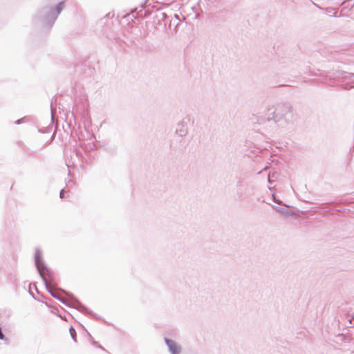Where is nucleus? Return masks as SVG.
I'll return each mask as SVG.
<instances>
[{
  "instance_id": "obj_1",
  "label": "nucleus",
  "mask_w": 354,
  "mask_h": 354,
  "mask_svg": "<svg viewBox=\"0 0 354 354\" xmlns=\"http://www.w3.org/2000/svg\"><path fill=\"white\" fill-rule=\"evenodd\" d=\"M165 342H166V344H167V346H169L170 351L174 354H176L178 353V351H179L178 347L174 341L168 339H165Z\"/></svg>"
},
{
  "instance_id": "obj_2",
  "label": "nucleus",
  "mask_w": 354,
  "mask_h": 354,
  "mask_svg": "<svg viewBox=\"0 0 354 354\" xmlns=\"http://www.w3.org/2000/svg\"><path fill=\"white\" fill-rule=\"evenodd\" d=\"M63 7H64V3H60L57 6V12H61V10H62Z\"/></svg>"
},
{
  "instance_id": "obj_3",
  "label": "nucleus",
  "mask_w": 354,
  "mask_h": 354,
  "mask_svg": "<svg viewBox=\"0 0 354 354\" xmlns=\"http://www.w3.org/2000/svg\"><path fill=\"white\" fill-rule=\"evenodd\" d=\"M60 197H61V198H63V191H62V192H60Z\"/></svg>"
}]
</instances>
